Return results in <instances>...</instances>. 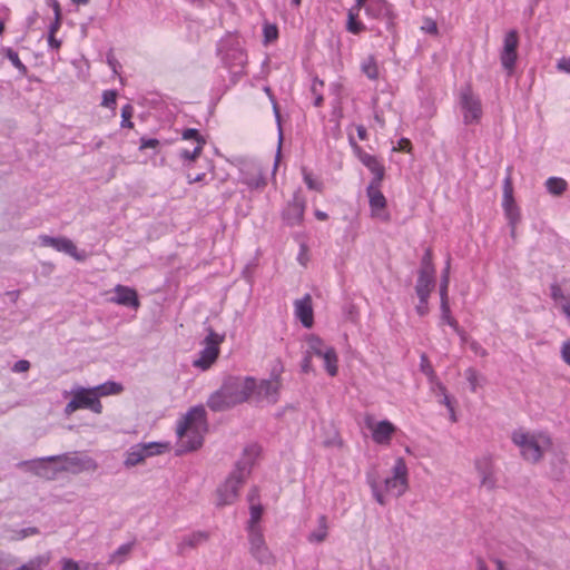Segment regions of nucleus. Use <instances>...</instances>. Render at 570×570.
Segmentation results:
<instances>
[{
  "mask_svg": "<svg viewBox=\"0 0 570 570\" xmlns=\"http://www.w3.org/2000/svg\"><path fill=\"white\" fill-rule=\"evenodd\" d=\"M207 432L206 410L203 405L189 409L177 425V452H190L202 446Z\"/></svg>",
  "mask_w": 570,
  "mask_h": 570,
  "instance_id": "obj_1",
  "label": "nucleus"
},
{
  "mask_svg": "<svg viewBox=\"0 0 570 570\" xmlns=\"http://www.w3.org/2000/svg\"><path fill=\"white\" fill-rule=\"evenodd\" d=\"M511 441L519 449L522 460L531 464L540 463L552 448V439L547 432L523 428L511 433Z\"/></svg>",
  "mask_w": 570,
  "mask_h": 570,
  "instance_id": "obj_2",
  "label": "nucleus"
},
{
  "mask_svg": "<svg viewBox=\"0 0 570 570\" xmlns=\"http://www.w3.org/2000/svg\"><path fill=\"white\" fill-rule=\"evenodd\" d=\"M257 454V448L254 445L245 449L243 458L236 462L235 469L217 489L219 505L232 504L237 499L239 489L249 475L254 464V458Z\"/></svg>",
  "mask_w": 570,
  "mask_h": 570,
  "instance_id": "obj_3",
  "label": "nucleus"
},
{
  "mask_svg": "<svg viewBox=\"0 0 570 570\" xmlns=\"http://www.w3.org/2000/svg\"><path fill=\"white\" fill-rule=\"evenodd\" d=\"M306 350L313 357L323 360L324 368L330 376L337 375L338 357L333 346L326 344L321 337L311 334L306 337Z\"/></svg>",
  "mask_w": 570,
  "mask_h": 570,
  "instance_id": "obj_4",
  "label": "nucleus"
},
{
  "mask_svg": "<svg viewBox=\"0 0 570 570\" xmlns=\"http://www.w3.org/2000/svg\"><path fill=\"white\" fill-rule=\"evenodd\" d=\"M71 394L72 397L65 407V413L67 415H70L80 409L90 410L96 414H101L102 404L91 387L75 386Z\"/></svg>",
  "mask_w": 570,
  "mask_h": 570,
  "instance_id": "obj_5",
  "label": "nucleus"
},
{
  "mask_svg": "<svg viewBox=\"0 0 570 570\" xmlns=\"http://www.w3.org/2000/svg\"><path fill=\"white\" fill-rule=\"evenodd\" d=\"M512 168H507V176L503 180V196H502V208L504 216L510 226L511 236L515 237V230L518 224L521 222L520 208L517 205L513 197V185H512Z\"/></svg>",
  "mask_w": 570,
  "mask_h": 570,
  "instance_id": "obj_6",
  "label": "nucleus"
},
{
  "mask_svg": "<svg viewBox=\"0 0 570 570\" xmlns=\"http://www.w3.org/2000/svg\"><path fill=\"white\" fill-rule=\"evenodd\" d=\"M459 106L465 125L479 124L482 118V104L471 86L461 88L459 94Z\"/></svg>",
  "mask_w": 570,
  "mask_h": 570,
  "instance_id": "obj_7",
  "label": "nucleus"
},
{
  "mask_svg": "<svg viewBox=\"0 0 570 570\" xmlns=\"http://www.w3.org/2000/svg\"><path fill=\"white\" fill-rule=\"evenodd\" d=\"M357 6L364 9L368 19L383 23L387 30L393 28L395 13L385 0H357Z\"/></svg>",
  "mask_w": 570,
  "mask_h": 570,
  "instance_id": "obj_8",
  "label": "nucleus"
},
{
  "mask_svg": "<svg viewBox=\"0 0 570 570\" xmlns=\"http://www.w3.org/2000/svg\"><path fill=\"white\" fill-rule=\"evenodd\" d=\"M222 385L227 392V396L233 399L237 405L247 401L254 393L256 381L250 376H228Z\"/></svg>",
  "mask_w": 570,
  "mask_h": 570,
  "instance_id": "obj_9",
  "label": "nucleus"
},
{
  "mask_svg": "<svg viewBox=\"0 0 570 570\" xmlns=\"http://www.w3.org/2000/svg\"><path fill=\"white\" fill-rule=\"evenodd\" d=\"M223 62L232 67H243L246 63V53L237 36L228 35L222 39L218 46Z\"/></svg>",
  "mask_w": 570,
  "mask_h": 570,
  "instance_id": "obj_10",
  "label": "nucleus"
},
{
  "mask_svg": "<svg viewBox=\"0 0 570 570\" xmlns=\"http://www.w3.org/2000/svg\"><path fill=\"white\" fill-rule=\"evenodd\" d=\"M225 335L217 334L213 328H208L205 337V347L200 351L199 357L193 362L195 367L208 370L219 355V345L224 342Z\"/></svg>",
  "mask_w": 570,
  "mask_h": 570,
  "instance_id": "obj_11",
  "label": "nucleus"
},
{
  "mask_svg": "<svg viewBox=\"0 0 570 570\" xmlns=\"http://www.w3.org/2000/svg\"><path fill=\"white\" fill-rule=\"evenodd\" d=\"M384 489L396 497L403 495L409 489V470L403 458L395 460L392 475L384 480Z\"/></svg>",
  "mask_w": 570,
  "mask_h": 570,
  "instance_id": "obj_12",
  "label": "nucleus"
},
{
  "mask_svg": "<svg viewBox=\"0 0 570 570\" xmlns=\"http://www.w3.org/2000/svg\"><path fill=\"white\" fill-rule=\"evenodd\" d=\"M249 552L261 564H273L275 558L268 549L261 527H252L248 531Z\"/></svg>",
  "mask_w": 570,
  "mask_h": 570,
  "instance_id": "obj_13",
  "label": "nucleus"
},
{
  "mask_svg": "<svg viewBox=\"0 0 570 570\" xmlns=\"http://www.w3.org/2000/svg\"><path fill=\"white\" fill-rule=\"evenodd\" d=\"M239 171L240 181L250 190L263 189L267 185L264 169L256 160H243Z\"/></svg>",
  "mask_w": 570,
  "mask_h": 570,
  "instance_id": "obj_14",
  "label": "nucleus"
},
{
  "mask_svg": "<svg viewBox=\"0 0 570 570\" xmlns=\"http://www.w3.org/2000/svg\"><path fill=\"white\" fill-rule=\"evenodd\" d=\"M50 459H58L60 462H65V465L59 468V471H68L71 473H80L83 471H95L98 468L97 462L91 459L90 456H79V455H68V454H60V455H50Z\"/></svg>",
  "mask_w": 570,
  "mask_h": 570,
  "instance_id": "obj_15",
  "label": "nucleus"
},
{
  "mask_svg": "<svg viewBox=\"0 0 570 570\" xmlns=\"http://www.w3.org/2000/svg\"><path fill=\"white\" fill-rule=\"evenodd\" d=\"M519 46V36L517 30H510L505 33L503 39V48L500 52V61L504 70L512 73L515 67Z\"/></svg>",
  "mask_w": 570,
  "mask_h": 570,
  "instance_id": "obj_16",
  "label": "nucleus"
},
{
  "mask_svg": "<svg viewBox=\"0 0 570 570\" xmlns=\"http://www.w3.org/2000/svg\"><path fill=\"white\" fill-rule=\"evenodd\" d=\"M164 449V444L156 442L137 444L128 450L124 464L127 468L135 466L141 463L146 458L161 453Z\"/></svg>",
  "mask_w": 570,
  "mask_h": 570,
  "instance_id": "obj_17",
  "label": "nucleus"
},
{
  "mask_svg": "<svg viewBox=\"0 0 570 570\" xmlns=\"http://www.w3.org/2000/svg\"><path fill=\"white\" fill-rule=\"evenodd\" d=\"M52 462H58V459H50V456H46L35 460H27L20 462L18 466L26 468L28 471L46 480H53L60 471L59 468L50 464Z\"/></svg>",
  "mask_w": 570,
  "mask_h": 570,
  "instance_id": "obj_18",
  "label": "nucleus"
},
{
  "mask_svg": "<svg viewBox=\"0 0 570 570\" xmlns=\"http://www.w3.org/2000/svg\"><path fill=\"white\" fill-rule=\"evenodd\" d=\"M281 387L279 372L273 371L269 379L262 380L258 384L256 383L254 392L259 399L274 404L278 401Z\"/></svg>",
  "mask_w": 570,
  "mask_h": 570,
  "instance_id": "obj_19",
  "label": "nucleus"
},
{
  "mask_svg": "<svg viewBox=\"0 0 570 570\" xmlns=\"http://www.w3.org/2000/svg\"><path fill=\"white\" fill-rule=\"evenodd\" d=\"M366 194L368 197L372 217L382 222H387L390 219V215L385 210L386 198L381 191V184H370L366 188Z\"/></svg>",
  "mask_w": 570,
  "mask_h": 570,
  "instance_id": "obj_20",
  "label": "nucleus"
},
{
  "mask_svg": "<svg viewBox=\"0 0 570 570\" xmlns=\"http://www.w3.org/2000/svg\"><path fill=\"white\" fill-rule=\"evenodd\" d=\"M474 466L480 479V485L488 491H493L497 488V476L492 458L490 455L478 458Z\"/></svg>",
  "mask_w": 570,
  "mask_h": 570,
  "instance_id": "obj_21",
  "label": "nucleus"
},
{
  "mask_svg": "<svg viewBox=\"0 0 570 570\" xmlns=\"http://www.w3.org/2000/svg\"><path fill=\"white\" fill-rule=\"evenodd\" d=\"M306 202L299 191H295L293 199L288 202L282 213L283 220L288 226H296L303 222Z\"/></svg>",
  "mask_w": 570,
  "mask_h": 570,
  "instance_id": "obj_22",
  "label": "nucleus"
},
{
  "mask_svg": "<svg viewBox=\"0 0 570 570\" xmlns=\"http://www.w3.org/2000/svg\"><path fill=\"white\" fill-rule=\"evenodd\" d=\"M366 426L372 432V439L376 444L389 445L392 436L396 431V426L387 420L373 422L371 417L366 419Z\"/></svg>",
  "mask_w": 570,
  "mask_h": 570,
  "instance_id": "obj_23",
  "label": "nucleus"
},
{
  "mask_svg": "<svg viewBox=\"0 0 570 570\" xmlns=\"http://www.w3.org/2000/svg\"><path fill=\"white\" fill-rule=\"evenodd\" d=\"M39 243L41 246L52 247L57 252L65 253L71 257L76 258L77 261H81L83 258V256H81L78 253L76 245L69 238L40 235Z\"/></svg>",
  "mask_w": 570,
  "mask_h": 570,
  "instance_id": "obj_24",
  "label": "nucleus"
},
{
  "mask_svg": "<svg viewBox=\"0 0 570 570\" xmlns=\"http://www.w3.org/2000/svg\"><path fill=\"white\" fill-rule=\"evenodd\" d=\"M112 292L114 296H111L108 299L110 303L126 307H131L134 309L139 308L140 302L136 289L129 286L118 284L114 287Z\"/></svg>",
  "mask_w": 570,
  "mask_h": 570,
  "instance_id": "obj_25",
  "label": "nucleus"
},
{
  "mask_svg": "<svg viewBox=\"0 0 570 570\" xmlns=\"http://www.w3.org/2000/svg\"><path fill=\"white\" fill-rule=\"evenodd\" d=\"M210 538L208 531L197 530L183 535L177 543V554L183 557L189 550L206 543Z\"/></svg>",
  "mask_w": 570,
  "mask_h": 570,
  "instance_id": "obj_26",
  "label": "nucleus"
},
{
  "mask_svg": "<svg viewBox=\"0 0 570 570\" xmlns=\"http://www.w3.org/2000/svg\"><path fill=\"white\" fill-rule=\"evenodd\" d=\"M294 312L304 327L309 328L313 326L314 314L309 294H305L302 298L294 302Z\"/></svg>",
  "mask_w": 570,
  "mask_h": 570,
  "instance_id": "obj_27",
  "label": "nucleus"
},
{
  "mask_svg": "<svg viewBox=\"0 0 570 570\" xmlns=\"http://www.w3.org/2000/svg\"><path fill=\"white\" fill-rule=\"evenodd\" d=\"M208 407L214 412H223L236 405L233 399L227 396V392L224 391L223 385L219 390L210 394L207 400Z\"/></svg>",
  "mask_w": 570,
  "mask_h": 570,
  "instance_id": "obj_28",
  "label": "nucleus"
},
{
  "mask_svg": "<svg viewBox=\"0 0 570 570\" xmlns=\"http://www.w3.org/2000/svg\"><path fill=\"white\" fill-rule=\"evenodd\" d=\"M361 9L362 7H358L357 0H355V4L347 12L346 30L353 35H360L367 29L366 26L358 20Z\"/></svg>",
  "mask_w": 570,
  "mask_h": 570,
  "instance_id": "obj_29",
  "label": "nucleus"
},
{
  "mask_svg": "<svg viewBox=\"0 0 570 570\" xmlns=\"http://www.w3.org/2000/svg\"><path fill=\"white\" fill-rule=\"evenodd\" d=\"M435 285V275L426 273H419L415 284V293L417 296H430Z\"/></svg>",
  "mask_w": 570,
  "mask_h": 570,
  "instance_id": "obj_30",
  "label": "nucleus"
},
{
  "mask_svg": "<svg viewBox=\"0 0 570 570\" xmlns=\"http://www.w3.org/2000/svg\"><path fill=\"white\" fill-rule=\"evenodd\" d=\"M205 144V140H199L198 144L191 150L181 149L179 151V159L181 160L184 168H186L187 170L191 168L193 163L200 156Z\"/></svg>",
  "mask_w": 570,
  "mask_h": 570,
  "instance_id": "obj_31",
  "label": "nucleus"
},
{
  "mask_svg": "<svg viewBox=\"0 0 570 570\" xmlns=\"http://www.w3.org/2000/svg\"><path fill=\"white\" fill-rule=\"evenodd\" d=\"M328 535V525L326 515L322 514L317 518V528L307 535L311 543H322Z\"/></svg>",
  "mask_w": 570,
  "mask_h": 570,
  "instance_id": "obj_32",
  "label": "nucleus"
},
{
  "mask_svg": "<svg viewBox=\"0 0 570 570\" xmlns=\"http://www.w3.org/2000/svg\"><path fill=\"white\" fill-rule=\"evenodd\" d=\"M441 322L451 326L459 335H463V331L459 326L458 321L451 315L449 299L440 301Z\"/></svg>",
  "mask_w": 570,
  "mask_h": 570,
  "instance_id": "obj_33",
  "label": "nucleus"
},
{
  "mask_svg": "<svg viewBox=\"0 0 570 570\" xmlns=\"http://www.w3.org/2000/svg\"><path fill=\"white\" fill-rule=\"evenodd\" d=\"M96 393L98 400L102 396L117 395L122 392L124 387L120 383L108 381L97 386L91 387Z\"/></svg>",
  "mask_w": 570,
  "mask_h": 570,
  "instance_id": "obj_34",
  "label": "nucleus"
},
{
  "mask_svg": "<svg viewBox=\"0 0 570 570\" xmlns=\"http://www.w3.org/2000/svg\"><path fill=\"white\" fill-rule=\"evenodd\" d=\"M361 70L370 80L379 79V66L374 56H368L362 61Z\"/></svg>",
  "mask_w": 570,
  "mask_h": 570,
  "instance_id": "obj_35",
  "label": "nucleus"
},
{
  "mask_svg": "<svg viewBox=\"0 0 570 570\" xmlns=\"http://www.w3.org/2000/svg\"><path fill=\"white\" fill-rule=\"evenodd\" d=\"M546 188L551 195L560 196L567 190L568 183L561 177H549L546 180Z\"/></svg>",
  "mask_w": 570,
  "mask_h": 570,
  "instance_id": "obj_36",
  "label": "nucleus"
},
{
  "mask_svg": "<svg viewBox=\"0 0 570 570\" xmlns=\"http://www.w3.org/2000/svg\"><path fill=\"white\" fill-rule=\"evenodd\" d=\"M450 268H451V259L450 257L445 262V267L441 275L440 282V301L449 299V284H450Z\"/></svg>",
  "mask_w": 570,
  "mask_h": 570,
  "instance_id": "obj_37",
  "label": "nucleus"
},
{
  "mask_svg": "<svg viewBox=\"0 0 570 570\" xmlns=\"http://www.w3.org/2000/svg\"><path fill=\"white\" fill-rule=\"evenodd\" d=\"M50 562V554H41L36 558L29 560L27 563L17 568L16 570H40L41 568L48 566Z\"/></svg>",
  "mask_w": 570,
  "mask_h": 570,
  "instance_id": "obj_38",
  "label": "nucleus"
},
{
  "mask_svg": "<svg viewBox=\"0 0 570 570\" xmlns=\"http://www.w3.org/2000/svg\"><path fill=\"white\" fill-rule=\"evenodd\" d=\"M372 174L373 178L370 184H382L385 175V168L382 161L376 157L372 163L365 166Z\"/></svg>",
  "mask_w": 570,
  "mask_h": 570,
  "instance_id": "obj_39",
  "label": "nucleus"
},
{
  "mask_svg": "<svg viewBox=\"0 0 570 570\" xmlns=\"http://www.w3.org/2000/svg\"><path fill=\"white\" fill-rule=\"evenodd\" d=\"M134 542L121 544L114 553L109 557V563H122L129 553L131 552Z\"/></svg>",
  "mask_w": 570,
  "mask_h": 570,
  "instance_id": "obj_40",
  "label": "nucleus"
},
{
  "mask_svg": "<svg viewBox=\"0 0 570 570\" xmlns=\"http://www.w3.org/2000/svg\"><path fill=\"white\" fill-rule=\"evenodd\" d=\"M2 52L22 76L27 75L28 69L26 65L20 60L17 51H14L12 48H2Z\"/></svg>",
  "mask_w": 570,
  "mask_h": 570,
  "instance_id": "obj_41",
  "label": "nucleus"
},
{
  "mask_svg": "<svg viewBox=\"0 0 570 570\" xmlns=\"http://www.w3.org/2000/svg\"><path fill=\"white\" fill-rule=\"evenodd\" d=\"M419 273H426L428 274H433L435 275V268H434V265H433V262H432V250L431 248H428L425 252H424V255L421 259V267L419 269Z\"/></svg>",
  "mask_w": 570,
  "mask_h": 570,
  "instance_id": "obj_42",
  "label": "nucleus"
},
{
  "mask_svg": "<svg viewBox=\"0 0 570 570\" xmlns=\"http://www.w3.org/2000/svg\"><path fill=\"white\" fill-rule=\"evenodd\" d=\"M55 12V21L49 26V32L56 35L61 26V10L57 0H48Z\"/></svg>",
  "mask_w": 570,
  "mask_h": 570,
  "instance_id": "obj_43",
  "label": "nucleus"
},
{
  "mask_svg": "<svg viewBox=\"0 0 570 570\" xmlns=\"http://www.w3.org/2000/svg\"><path fill=\"white\" fill-rule=\"evenodd\" d=\"M302 173H303L304 183L306 184L308 189L322 191V189H323L322 181L315 179L313 177V175L306 168H303Z\"/></svg>",
  "mask_w": 570,
  "mask_h": 570,
  "instance_id": "obj_44",
  "label": "nucleus"
},
{
  "mask_svg": "<svg viewBox=\"0 0 570 570\" xmlns=\"http://www.w3.org/2000/svg\"><path fill=\"white\" fill-rule=\"evenodd\" d=\"M263 514V507L261 504H252L250 505V519L248 521L247 531L252 527H259L257 523L259 522Z\"/></svg>",
  "mask_w": 570,
  "mask_h": 570,
  "instance_id": "obj_45",
  "label": "nucleus"
},
{
  "mask_svg": "<svg viewBox=\"0 0 570 570\" xmlns=\"http://www.w3.org/2000/svg\"><path fill=\"white\" fill-rule=\"evenodd\" d=\"M134 108L131 105L127 104L121 108V124L122 128H132L134 122L130 120L132 117Z\"/></svg>",
  "mask_w": 570,
  "mask_h": 570,
  "instance_id": "obj_46",
  "label": "nucleus"
},
{
  "mask_svg": "<svg viewBox=\"0 0 570 570\" xmlns=\"http://www.w3.org/2000/svg\"><path fill=\"white\" fill-rule=\"evenodd\" d=\"M323 86H324V82L318 79H314L312 82L311 90H312V94L315 96V99H314L315 107H321L323 104L324 99H323L322 94L320 92V90Z\"/></svg>",
  "mask_w": 570,
  "mask_h": 570,
  "instance_id": "obj_47",
  "label": "nucleus"
},
{
  "mask_svg": "<svg viewBox=\"0 0 570 570\" xmlns=\"http://www.w3.org/2000/svg\"><path fill=\"white\" fill-rule=\"evenodd\" d=\"M116 99H117V91L116 90H105L102 92V101L101 105L104 107L115 109L116 108Z\"/></svg>",
  "mask_w": 570,
  "mask_h": 570,
  "instance_id": "obj_48",
  "label": "nucleus"
},
{
  "mask_svg": "<svg viewBox=\"0 0 570 570\" xmlns=\"http://www.w3.org/2000/svg\"><path fill=\"white\" fill-rule=\"evenodd\" d=\"M368 484H370V488H371V491H372V494H373L375 501L381 505H385L386 504L385 497L382 493L376 481H370Z\"/></svg>",
  "mask_w": 570,
  "mask_h": 570,
  "instance_id": "obj_49",
  "label": "nucleus"
},
{
  "mask_svg": "<svg viewBox=\"0 0 570 570\" xmlns=\"http://www.w3.org/2000/svg\"><path fill=\"white\" fill-rule=\"evenodd\" d=\"M419 304L415 306V311L420 316H425L429 313V297L430 296H417Z\"/></svg>",
  "mask_w": 570,
  "mask_h": 570,
  "instance_id": "obj_50",
  "label": "nucleus"
},
{
  "mask_svg": "<svg viewBox=\"0 0 570 570\" xmlns=\"http://www.w3.org/2000/svg\"><path fill=\"white\" fill-rule=\"evenodd\" d=\"M181 137L183 139L185 140H195L196 141V145L198 144L199 140H205L199 131L195 128H188V129H185L181 134Z\"/></svg>",
  "mask_w": 570,
  "mask_h": 570,
  "instance_id": "obj_51",
  "label": "nucleus"
},
{
  "mask_svg": "<svg viewBox=\"0 0 570 570\" xmlns=\"http://www.w3.org/2000/svg\"><path fill=\"white\" fill-rule=\"evenodd\" d=\"M278 36V30L274 24H266L264 27V38L266 42L275 40Z\"/></svg>",
  "mask_w": 570,
  "mask_h": 570,
  "instance_id": "obj_52",
  "label": "nucleus"
},
{
  "mask_svg": "<svg viewBox=\"0 0 570 570\" xmlns=\"http://www.w3.org/2000/svg\"><path fill=\"white\" fill-rule=\"evenodd\" d=\"M312 358L313 356L308 353L307 350L304 352V357L302 360L301 370L303 373H309L313 372V365H312Z\"/></svg>",
  "mask_w": 570,
  "mask_h": 570,
  "instance_id": "obj_53",
  "label": "nucleus"
},
{
  "mask_svg": "<svg viewBox=\"0 0 570 570\" xmlns=\"http://www.w3.org/2000/svg\"><path fill=\"white\" fill-rule=\"evenodd\" d=\"M355 150L357 153L360 161L364 166H367V164L372 163L376 158V156L363 151L357 145H355Z\"/></svg>",
  "mask_w": 570,
  "mask_h": 570,
  "instance_id": "obj_54",
  "label": "nucleus"
},
{
  "mask_svg": "<svg viewBox=\"0 0 570 570\" xmlns=\"http://www.w3.org/2000/svg\"><path fill=\"white\" fill-rule=\"evenodd\" d=\"M60 564H61V570H80V564L72 560V559H69V558H62L60 560Z\"/></svg>",
  "mask_w": 570,
  "mask_h": 570,
  "instance_id": "obj_55",
  "label": "nucleus"
},
{
  "mask_svg": "<svg viewBox=\"0 0 570 570\" xmlns=\"http://www.w3.org/2000/svg\"><path fill=\"white\" fill-rule=\"evenodd\" d=\"M159 146V140L156 138H147L141 137L140 138V146L139 149H147V148H157Z\"/></svg>",
  "mask_w": 570,
  "mask_h": 570,
  "instance_id": "obj_56",
  "label": "nucleus"
},
{
  "mask_svg": "<svg viewBox=\"0 0 570 570\" xmlns=\"http://www.w3.org/2000/svg\"><path fill=\"white\" fill-rule=\"evenodd\" d=\"M465 377L471 385V390L474 392L476 390V379L478 373L474 368L470 367L465 371Z\"/></svg>",
  "mask_w": 570,
  "mask_h": 570,
  "instance_id": "obj_57",
  "label": "nucleus"
},
{
  "mask_svg": "<svg viewBox=\"0 0 570 570\" xmlns=\"http://www.w3.org/2000/svg\"><path fill=\"white\" fill-rule=\"evenodd\" d=\"M560 353L563 362L570 366V340L562 343Z\"/></svg>",
  "mask_w": 570,
  "mask_h": 570,
  "instance_id": "obj_58",
  "label": "nucleus"
},
{
  "mask_svg": "<svg viewBox=\"0 0 570 570\" xmlns=\"http://www.w3.org/2000/svg\"><path fill=\"white\" fill-rule=\"evenodd\" d=\"M30 368V362L27 360H19L13 364L12 371L16 373L27 372Z\"/></svg>",
  "mask_w": 570,
  "mask_h": 570,
  "instance_id": "obj_59",
  "label": "nucleus"
},
{
  "mask_svg": "<svg viewBox=\"0 0 570 570\" xmlns=\"http://www.w3.org/2000/svg\"><path fill=\"white\" fill-rule=\"evenodd\" d=\"M557 69L562 72L570 73V58L562 57L557 62Z\"/></svg>",
  "mask_w": 570,
  "mask_h": 570,
  "instance_id": "obj_60",
  "label": "nucleus"
},
{
  "mask_svg": "<svg viewBox=\"0 0 570 570\" xmlns=\"http://www.w3.org/2000/svg\"><path fill=\"white\" fill-rule=\"evenodd\" d=\"M186 177H187L188 184H195V183L203 181L205 179V177H206V174L205 173H200V174H197V175L193 176L190 173H187Z\"/></svg>",
  "mask_w": 570,
  "mask_h": 570,
  "instance_id": "obj_61",
  "label": "nucleus"
},
{
  "mask_svg": "<svg viewBox=\"0 0 570 570\" xmlns=\"http://www.w3.org/2000/svg\"><path fill=\"white\" fill-rule=\"evenodd\" d=\"M422 29L428 33H436L438 32L436 23L433 20H426L424 26H422Z\"/></svg>",
  "mask_w": 570,
  "mask_h": 570,
  "instance_id": "obj_62",
  "label": "nucleus"
},
{
  "mask_svg": "<svg viewBox=\"0 0 570 570\" xmlns=\"http://www.w3.org/2000/svg\"><path fill=\"white\" fill-rule=\"evenodd\" d=\"M48 45L52 49H59L61 46V41L56 38V35L48 33Z\"/></svg>",
  "mask_w": 570,
  "mask_h": 570,
  "instance_id": "obj_63",
  "label": "nucleus"
},
{
  "mask_svg": "<svg viewBox=\"0 0 570 570\" xmlns=\"http://www.w3.org/2000/svg\"><path fill=\"white\" fill-rule=\"evenodd\" d=\"M271 102H272V106H273V111H274V115L276 117V120H277V124H278V127L281 128V114H279V108H278V104L275 99L274 96H271Z\"/></svg>",
  "mask_w": 570,
  "mask_h": 570,
  "instance_id": "obj_64",
  "label": "nucleus"
}]
</instances>
